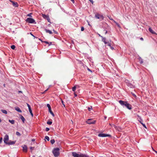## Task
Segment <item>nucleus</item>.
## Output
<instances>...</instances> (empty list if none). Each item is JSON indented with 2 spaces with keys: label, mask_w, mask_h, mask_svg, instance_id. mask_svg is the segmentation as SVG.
<instances>
[{
  "label": "nucleus",
  "mask_w": 157,
  "mask_h": 157,
  "mask_svg": "<svg viewBox=\"0 0 157 157\" xmlns=\"http://www.w3.org/2000/svg\"><path fill=\"white\" fill-rule=\"evenodd\" d=\"M119 102L123 107H125L129 110H131L132 108V105L128 103L127 101L120 100L119 101Z\"/></svg>",
  "instance_id": "obj_1"
},
{
  "label": "nucleus",
  "mask_w": 157,
  "mask_h": 157,
  "mask_svg": "<svg viewBox=\"0 0 157 157\" xmlns=\"http://www.w3.org/2000/svg\"><path fill=\"white\" fill-rule=\"evenodd\" d=\"M72 153V156L74 157H89V156L87 155L82 153L78 154L75 152H73Z\"/></svg>",
  "instance_id": "obj_2"
},
{
  "label": "nucleus",
  "mask_w": 157,
  "mask_h": 157,
  "mask_svg": "<svg viewBox=\"0 0 157 157\" xmlns=\"http://www.w3.org/2000/svg\"><path fill=\"white\" fill-rule=\"evenodd\" d=\"M59 148L57 147L54 148L52 150V153L55 157H58L59 155Z\"/></svg>",
  "instance_id": "obj_3"
},
{
  "label": "nucleus",
  "mask_w": 157,
  "mask_h": 157,
  "mask_svg": "<svg viewBox=\"0 0 157 157\" xmlns=\"http://www.w3.org/2000/svg\"><path fill=\"white\" fill-rule=\"evenodd\" d=\"M95 17L96 19H99L100 20H102L104 19V17L103 16L98 13H95Z\"/></svg>",
  "instance_id": "obj_4"
},
{
  "label": "nucleus",
  "mask_w": 157,
  "mask_h": 157,
  "mask_svg": "<svg viewBox=\"0 0 157 157\" xmlns=\"http://www.w3.org/2000/svg\"><path fill=\"white\" fill-rule=\"evenodd\" d=\"M92 119L91 118H90L87 120L86 121V122L89 124H94L96 122V121H92Z\"/></svg>",
  "instance_id": "obj_5"
},
{
  "label": "nucleus",
  "mask_w": 157,
  "mask_h": 157,
  "mask_svg": "<svg viewBox=\"0 0 157 157\" xmlns=\"http://www.w3.org/2000/svg\"><path fill=\"white\" fill-rule=\"evenodd\" d=\"M98 136L100 137H111V136L109 134H107L104 133H100L98 134Z\"/></svg>",
  "instance_id": "obj_6"
},
{
  "label": "nucleus",
  "mask_w": 157,
  "mask_h": 157,
  "mask_svg": "<svg viewBox=\"0 0 157 157\" xmlns=\"http://www.w3.org/2000/svg\"><path fill=\"white\" fill-rule=\"evenodd\" d=\"M26 21L30 23H35V21L33 19L30 18H28L26 20Z\"/></svg>",
  "instance_id": "obj_7"
},
{
  "label": "nucleus",
  "mask_w": 157,
  "mask_h": 157,
  "mask_svg": "<svg viewBox=\"0 0 157 157\" xmlns=\"http://www.w3.org/2000/svg\"><path fill=\"white\" fill-rule=\"evenodd\" d=\"M9 140V136L7 135H6L4 138V141L5 143L6 144L8 142V141Z\"/></svg>",
  "instance_id": "obj_8"
},
{
  "label": "nucleus",
  "mask_w": 157,
  "mask_h": 157,
  "mask_svg": "<svg viewBox=\"0 0 157 157\" xmlns=\"http://www.w3.org/2000/svg\"><path fill=\"white\" fill-rule=\"evenodd\" d=\"M10 1L12 3V5L14 7H17L18 6V5L17 2H13L11 0H10Z\"/></svg>",
  "instance_id": "obj_9"
},
{
  "label": "nucleus",
  "mask_w": 157,
  "mask_h": 157,
  "mask_svg": "<svg viewBox=\"0 0 157 157\" xmlns=\"http://www.w3.org/2000/svg\"><path fill=\"white\" fill-rule=\"evenodd\" d=\"M23 151L24 152H26L27 151L28 147L26 145H24L22 146Z\"/></svg>",
  "instance_id": "obj_10"
},
{
  "label": "nucleus",
  "mask_w": 157,
  "mask_h": 157,
  "mask_svg": "<svg viewBox=\"0 0 157 157\" xmlns=\"http://www.w3.org/2000/svg\"><path fill=\"white\" fill-rule=\"evenodd\" d=\"M20 119L22 121L23 123H25V119L24 117L21 115H20Z\"/></svg>",
  "instance_id": "obj_11"
},
{
  "label": "nucleus",
  "mask_w": 157,
  "mask_h": 157,
  "mask_svg": "<svg viewBox=\"0 0 157 157\" xmlns=\"http://www.w3.org/2000/svg\"><path fill=\"white\" fill-rule=\"evenodd\" d=\"M15 143V142L13 141H10L7 143L6 144L9 145H12L13 144Z\"/></svg>",
  "instance_id": "obj_12"
},
{
  "label": "nucleus",
  "mask_w": 157,
  "mask_h": 157,
  "mask_svg": "<svg viewBox=\"0 0 157 157\" xmlns=\"http://www.w3.org/2000/svg\"><path fill=\"white\" fill-rule=\"evenodd\" d=\"M45 32H46V33H49L50 34H52L53 33L50 30H48L47 29H45Z\"/></svg>",
  "instance_id": "obj_13"
},
{
  "label": "nucleus",
  "mask_w": 157,
  "mask_h": 157,
  "mask_svg": "<svg viewBox=\"0 0 157 157\" xmlns=\"http://www.w3.org/2000/svg\"><path fill=\"white\" fill-rule=\"evenodd\" d=\"M102 40L105 44H107V45H108V43H109V42H107L106 41V38H103L102 39Z\"/></svg>",
  "instance_id": "obj_14"
},
{
  "label": "nucleus",
  "mask_w": 157,
  "mask_h": 157,
  "mask_svg": "<svg viewBox=\"0 0 157 157\" xmlns=\"http://www.w3.org/2000/svg\"><path fill=\"white\" fill-rule=\"evenodd\" d=\"M149 31L152 34H155V32L150 27L149 29Z\"/></svg>",
  "instance_id": "obj_15"
},
{
  "label": "nucleus",
  "mask_w": 157,
  "mask_h": 157,
  "mask_svg": "<svg viewBox=\"0 0 157 157\" xmlns=\"http://www.w3.org/2000/svg\"><path fill=\"white\" fill-rule=\"evenodd\" d=\"M49 112L54 117L55 116V115L52 112V111L51 110V109H48Z\"/></svg>",
  "instance_id": "obj_16"
},
{
  "label": "nucleus",
  "mask_w": 157,
  "mask_h": 157,
  "mask_svg": "<svg viewBox=\"0 0 157 157\" xmlns=\"http://www.w3.org/2000/svg\"><path fill=\"white\" fill-rule=\"evenodd\" d=\"M139 61L140 62V64H142L143 63V59L141 57H139Z\"/></svg>",
  "instance_id": "obj_17"
},
{
  "label": "nucleus",
  "mask_w": 157,
  "mask_h": 157,
  "mask_svg": "<svg viewBox=\"0 0 157 157\" xmlns=\"http://www.w3.org/2000/svg\"><path fill=\"white\" fill-rule=\"evenodd\" d=\"M42 17L44 19H47V17H48V15H46L45 14H42Z\"/></svg>",
  "instance_id": "obj_18"
},
{
  "label": "nucleus",
  "mask_w": 157,
  "mask_h": 157,
  "mask_svg": "<svg viewBox=\"0 0 157 157\" xmlns=\"http://www.w3.org/2000/svg\"><path fill=\"white\" fill-rule=\"evenodd\" d=\"M29 113H30L31 115L32 116V117H33V114L32 113V110L31 109H29Z\"/></svg>",
  "instance_id": "obj_19"
},
{
  "label": "nucleus",
  "mask_w": 157,
  "mask_h": 157,
  "mask_svg": "<svg viewBox=\"0 0 157 157\" xmlns=\"http://www.w3.org/2000/svg\"><path fill=\"white\" fill-rule=\"evenodd\" d=\"M50 142L52 144H53L55 142V140L54 139H52L50 140Z\"/></svg>",
  "instance_id": "obj_20"
},
{
  "label": "nucleus",
  "mask_w": 157,
  "mask_h": 157,
  "mask_svg": "<svg viewBox=\"0 0 157 157\" xmlns=\"http://www.w3.org/2000/svg\"><path fill=\"white\" fill-rule=\"evenodd\" d=\"M76 86H74L72 88V90L73 91L75 92V90H76Z\"/></svg>",
  "instance_id": "obj_21"
},
{
  "label": "nucleus",
  "mask_w": 157,
  "mask_h": 157,
  "mask_svg": "<svg viewBox=\"0 0 157 157\" xmlns=\"http://www.w3.org/2000/svg\"><path fill=\"white\" fill-rule=\"evenodd\" d=\"M1 111H2V112L5 114H6L7 113V111L6 110H3V109H2L1 110Z\"/></svg>",
  "instance_id": "obj_22"
},
{
  "label": "nucleus",
  "mask_w": 157,
  "mask_h": 157,
  "mask_svg": "<svg viewBox=\"0 0 157 157\" xmlns=\"http://www.w3.org/2000/svg\"><path fill=\"white\" fill-rule=\"evenodd\" d=\"M9 121L12 124H13L14 123V121L13 120H9Z\"/></svg>",
  "instance_id": "obj_23"
},
{
  "label": "nucleus",
  "mask_w": 157,
  "mask_h": 157,
  "mask_svg": "<svg viewBox=\"0 0 157 157\" xmlns=\"http://www.w3.org/2000/svg\"><path fill=\"white\" fill-rule=\"evenodd\" d=\"M111 45V44H110V43H108V45L110 47V48L112 50H113L114 48L113 47H112Z\"/></svg>",
  "instance_id": "obj_24"
},
{
  "label": "nucleus",
  "mask_w": 157,
  "mask_h": 157,
  "mask_svg": "<svg viewBox=\"0 0 157 157\" xmlns=\"http://www.w3.org/2000/svg\"><path fill=\"white\" fill-rule=\"evenodd\" d=\"M140 123L143 125V126L145 128H146V126L145 124H143L141 121H140Z\"/></svg>",
  "instance_id": "obj_25"
},
{
  "label": "nucleus",
  "mask_w": 157,
  "mask_h": 157,
  "mask_svg": "<svg viewBox=\"0 0 157 157\" xmlns=\"http://www.w3.org/2000/svg\"><path fill=\"white\" fill-rule=\"evenodd\" d=\"M47 123L48 124L51 125L52 124V121H48L47 122Z\"/></svg>",
  "instance_id": "obj_26"
},
{
  "label": "nucleus",
  "mask_w": 157,
  "mask_h": 157,
  "mask_svg": "<svg viewBox=\"0 0 157 157\" xmlns=\"http://www.w3.org/2000/svg\"><path fill=\"white\" fill-rule=\"evenodd\" d=\"M45 139H46L47 141H48L49 140V138L47 136H46L45 137Z\"/></svg>",
  "instance_id": "obj_27"
},
{
  "label": "nucleus",
  "mask_w": 157,
  "mask_h": 157,
  "mask_svg": "<svg viewBox=\"0 0 157 157\" xmlns=\"http://www.w3.org/2000/svg\"><path fill=\"white\" fill-rule=\"evenodd\" d=\"M15 109L17 111L19 112H20V108L18 107H15Z\"/></svg>",
  "instance_id": "obj_28"
},
{
  "label": "nucleus",
  "mask_w": 157,
  "mask_h": 157,
  "mask_svg": "<svg viewBox=\"0 0 157 157\" xmlns=\"http://www.w3.org/2000/svg\"><path fill=\"white\" fill-rule=\"evenodd\" d=\"M11 48L13 49H14L15 48V46L14 45H12L11 46Z\"/></svg>",
  "instance_id": "obj_29"
},
{
  "label": "nucleus",
  "mask_w": 157,
  "mask_h": 157,
  "mask_svg": "<svg viewBox=\"0 0 157 157\" xmlns=\"http://www.w3.org/2000/svg\"><path fill=\"white\" fill-rule=\"evenodd\" d=\"M47 106L48 107V109H51V106L49 104H47Z\"/></svg>",
  "instance_id": "obj_30"
},
{
  "label": "nucleus",
  "mask_w": 157,
  "mask_h": 157,
  "mask_svg": "<svg viewBox=\"0 0 157 157\" xmlns=\"http://www.w3.org/2000/svg\"><path fill=\"white\" fill-rule=\"evenodd\" d=\"M27 105L29 109H31V106L29 104H28V103H27Z\"/></svg>",
  "instance_id": "obj_31"
},
{
  "label": "nucleus",
  "mask_w": 157,
  "mask_h": 157,
  "mask_svg": "<svg viewBox=\"0 0 157 157\" xmlns=\"http://www.w3.org/2000/svg\"><path fill=\"white\" fill-rule=\"evenodd\" d=\"M47 20H48V21L49 22H50V20L49 17H47Z\"/></svg>",
  "instance_id": "obj_32"
},
{
  "label": "nucleus",
  "mask_w": 157,
  "mask_h": 157,
  "mask_svg": "<svg viewBox=\"0 0 157 157\" xmlns=\"http://www.w3.org/2000/svg\"><path fill=\"white\" fill-rule=\"evenodd\" d=\"M49 128H46L45 129V130L46 132H48L49 130Z\"/></svg>",
  "instance_id": "obj_33"
},
{
  "label": "nucleus",
  "mask_w": 157,
  "mask_h": 157,
  "mask_svg": "<svg viewBox=\"0 0 157 157\" xmlns=\"http://www.w3.org/2000/svg\"><path fill=\"white\" fill-rule=\"evenodd\" d=\"M116 24L118 27H119L120 28L121 27L120 25L117 22Z\"/></svg>",
  "instance_id": "obj_34"
},
{
  "label": "nucleus",
  "mask_w": 157,
  "mask_h": 157,
  "mask_svg": "<svg viewBox=\"0 0 157 157\" xmlns=\"http://www.w3.org/2000/svg\"><path fill=\"white\" fill-rule=\"evenodd\" d=\"M16 134L17 136H19L20 135V133L18 132H17Z\"/></svg>",
  "instance_id": "obj_35"
},
{
  "label": "nucleus",
  "mask_w": 157,
  "mask_h": 157,
  "mask_svg": "<svg viewBox=\"0 0 157 157\" xmlns=\"http://www.w3.org/2000/svg\"><path fill=\"white\" fill-rule=\"evenodd\" d=\"M84 28L83 27H82L81 28V30L82 31L84 30Z\"/></svg>",
  "instance_id": "obj_36"
},
{
  "label": "nucleus",
  "mask_w": 157,
  "mask_h": 157,
  "mask_svg": "<svg viewBox=\"0 0 157 157\" xmlns=\"http://www.w3.org/2000/svg\"><path fill=\"white\" fill-rule=\"evenodd\" d=\"M42 42H44L46 44H49V43L47 41H42Z\"/></svg>",
  "instance_id": "obj_37"
},
{
  "label": "nucleus",
  "mask_w": 157,
  "mask_h": 157,
  "mask_svg": "<svg viewBox=\"0 0 157 157\" xmlns=\"http://www.w3.org/2000/svg\"><path fill=\"white\" fill-rule=\"evenodd\" d=\"M34 147H30V149L32 150H33L34 149Z\"/></svg>",
  "instance_id": "obj_38"
},
{
  "label": "nucleus",
  "mask_w": 157,
  "mask_h": 157,
  "mask_svg": "<svg viewBox=\"0 0 157 157\" xmlns=\"http://www.w3.org/2000/svg\"><path fill=\"white\" fill-rule=\"evenodd\" d=\"M104 32L105 33V34H106L107 33V31L106 30H104Z\"/></svg>",
  "instance_id": "obj_39"
},
{
  "label": "nucleus",
  "mask_w": 157,
  "mask_h": 157,
  "mask_svg": "<svg viewBox=\"0 0 157 157\" xmlns=\"http://www.w3.org/2000/svg\"><path fill=\"white\" fill-rule=\"evenodd\" d=\"M30 34L32 36H33L34 38H35V36H34L32 33H30Z\"/></svg>",
  "instance_id": "obj_40"
},
{
  "label": "nucleus",
  "mask_w": 157,
  "mask_h": 157,
  "mask_svg": "<svg viewBox=\"0 0 157 157\" xmlns=\"http://www.w3.org/2000/svg\"><path fill=\"white\" fill-rule=\"evenodd\" d=\"M53 31L55 33H56V34L57 33V32L56 31H55L54 29H53Z\"/></svg>",
  "instance_id": "obj_41"
},
{
  "label": "nucleus",
  "mask_w": 157,
  "mask_h": 157,
  "mask_svg": "<svg viewBox=\"0 0 157 157\" xmlns=\"http://www.w3.org/2000/svg\"><path fill=\"white\" fill-rule=\"evenodd\" d=\"M88 110L89 111H90V107H88Z\"/></svg>",
  "instance_id": "obj_42"
},
{
  "label": "nucleus",
  "mask_w": 157,
  "mask_h": 157,
  "mask_svg": "<svg viewBox=\"0 0 157 157\" xmlns=\"http://www.w3.org/2000/svg\"><path fill=\"white\" fill-rule=\"evenodd\" d=\"M2 141V138H0V143H1Z\"/></svg>",
  "instance_id": "obj_43"
},
{
  "label": "nucleus",
  "mask_w": 157,
  "mask_h": 157,
  "mask_svg": "<svg viewBox=\"0 0 157 157\" xmlns=\"http://www.w3.org/2000/svg\"><path fill=\"white\" fill-rule=\"evenodd\" d=\"M61 101V102H62V103H63V101L62 100V99H60Z\"/></svg>",
  "instance_id": "obj_44"
},
{
  "label": "nucleus",
  "mask_w": 157,
  "mask_h": 157,
  "mask_svg": "<svg viewBox=\"0 0 157 157\" xmlns=\"http://www.w3.org/2000/svg\"><path fill=\"white\" fill-rule=\"evenodd\" d=\"M72 2L74 3H75V1L74 0H70Z\"/></svg>",
  "instance_id": "obj_45"
},
{
  "label": "nucleus",
  "mask_w": 157,
  "mask_h": 157,
  "mask_svg": "<svg viewBox=\"0 0 157 157\" xmlns=\"http://www.w3.org/2000/svg\"><path fill=\"white\" fill-rule=\"evenodd\" d=\"M35 139H33L32 140V141H33V142L35 141Z\"/></svg>",
  "instance_id": "obj_46"
},
{
  "label": "nucleus",
  "mask_w": 157,
  "mask_h": 157,
  "mask_svg": "<svg viewBox=\"0 0 157 157\" xmlns=\"http://www.w3.org/2000/svg\"><path fill=\"white\" fill-rule=\"evenodd\" d=\"M89 0L90 1V2H91L92 4L93 3V1L92 0Z\"/></svg>",
  "instance_id": "obj_47"
},
{
  "label": "nucleus",
  "mask_w": 157,
  "mask_h": 157,
  "mask_svg": "<svg viewBox=\"0 0 157 157\" xmlns=\"http://www.w3.org/2000/svg\"><path fill=\"white\" fill-rule=\"evenodd\" d=\"M87 70L88 71H90L91 72H92V71L90 70V69H89V68H88Z\"/></svg>",
  "instance_id": "obj_48"
},
{
  "label": "nucleus",
  "mask_w": 157,
  "mask_h": 157,
  "mask_svg": "<svg viewBox=\"0 0 157 157\" xmlns=\"http://www.w3.org/2000/svg\"><path fill=\"white\" fill-rule=\"evenodd\" d=\"M133 96L134 97H136V96L135 94H133Z\"/></svg>",
  "instance_id": "obj_49"
},
{
  "label": "nucleus",
  "mask_w": 157,
  "mask_h": 157,
  "mask_svg": "<svg viewBox=\"0 0 157 157\" xmlns=\"http://www.w3.org/2000/svg\"><path fill=\"white\" fill-rule=\"evenodd\" d=\"M113 21L114 22L115 24H116L117 22L115 21L114 20H113Z\"/></svg>",
  "instance_id": "obj_50"
},
{
  "label": "nucleus",
  "mask_w": 157,
  "mask_h": 157,
  "mask_svg": "<svg viewBox=\"0 0 157 157\" xmlns=\"http://www.w3.org/2000/svg\"><path fill=\"white\" fill-rule=\"evenodd\" d=\"M140 39L141 40H144V39L143 38H142V37H141L140 38Z\"/></svg>",
  "instance_id": "obj_51"
},
{
  "label": "nucleus",
  "mask_w": 157,
  "mask_h": 157,
  "mask_svg": "<svg viewBox=\"0 0 157 157\" xmlns=\"http://www.w3.org/2000/svg\"><path fill=\"white\" fill-rule=\"evenodd\" d=\"M49 46L51 45L52 44V42H50V43H49Z\"/></svg>",
  "instance_id": "obj_52"
},
{
  "label": "nucleus",
  "mask_w": 157,
  "mask_h": 157,
  "mask_svg": "<svg viewBox=\"0 0 157 157\" xmlns=\"http://www.w3.org/2000/svg\"><path fill=\"white\" fill-rule=\"evenodd\" d=\"M152 149H153V150H154V151H155V152L157 153V151H155V150H154L153 149V148H152Z\"/></svg>",
  "instance_id": "obj_53"
},
{
  "label": "nucleus",
  "mask_w": 157,
  "mask_h": 157,
  "mask_svg": "<svg viewBox=\"0 0 157 157\" xmlns=\"http://www.w3.org/2000/svg\"><path fill=\"white\" fill-rule=\"evenodd\" d=\"M109 19H110V20H112V21H113V19H112V18H109Z\"/></svg>",
  "instance_id": "obj_54"
},
{
  "label": "nucleus",
  "mask_w": 157,
  "mask_h": 157,
  "mask_svg": "<svg viewBox=\"0 0 157 157\" xmlns=\"http://www.w3.org/2000/svg\"><path fill=\"white\" fill-rule=\"evenodd\" d=\"M2 122L1 120L0 119V123H1Z\"/></svg>",
  "instance_id": "obj_55"
},
{
  "label": "nucleus",
  "mask_w": 157,
  "mask_h": 157,
  "mask_svg": "<svg viewBox=\"0 0 157 157\" xmlns=\"http://www.w3.org/2000/svg\"><path fill=\"white\" fill-rule=\"evenodd\" d=\"M140 119L142 121V119H141V117H140Z\"/></svg>",
  "instance_id": "obj_56"
},
{
  "label": "nucleus",
  "mask_w": 157,
  "mask_h": 157,
  "mask_svg": "<svg viewBox=\"0 0 157 157\" xmlns=\"http://www.w3.org/2000/svg\"><path fill=\"white\" fill-rule=\"evenodd\" d=\"M75 96L76 97L77 96V95L75 94Z\"/></svg>",
  "instance_id": "obj_57"
},
{
  "label": "nucleus",
  "mask_w": 157,
  "mask_h": 157,
  "mask_svg": "<svg viewBox=\"0 0 157 157\" xmlns=\"http://www.w3.org/2000/svg\"><path fill=\"white\" fill-rule=\"evenodd\" d=\"M63 106L65 107V105H64V104H63Z\"/></svg>",
  "instance_id": "obj_58"
},
{
  "label": "nucleus",
  "mask_w": 157,
  "mask_h": 157,
  "mask_svg": "<svg viewBox=\"0 0 157 157\" xmlns=\"http://www.w3.org/2000/svg\"><path fill=\"white\" fill-rule=\"evenodd\" d=\"M48 89H47V90H46L45 91H44V92H45V91H47V90Z\"/></svg>",
  "instance_id": "obj_59"
},
{
  "label": "nucleus",
  "mask_w": 157,
  "mask_h": 157,
  "mask_svg": "<svg viewBox=\"0 0 157 157\" xmlns=\"http://www.w3.org/2000/svg\"><path fill=\"white\" fill-rule=\"evenodd\" d=\"M99 36H101V37H102V36H101V35H99Z\"/></svg>",
  "instance_id": "obj_60"
},
{
  "label": "nucleus",
  "mask_w": 157,
  "mask_h": 157,
  "mask_svg": "<svg viewBox=\"0 0 157 157\" xmlns=\"http://www.w3.org/2000/svg\"><path fill=\"white\" fill-rule=\"evenodd\" d=\"M91 109H92V106H91Z\"/></svg>",
  "instance_id": "obj_61"
},
{
  "label": "nucleus",
  "mask_w": 157,
  "mask_h": 157,
  "mask_svg": "<svg viewBox=\"0 0 157 157\" xmlns=\"http://www.w3.org/2000/svg\"><path fill=\"white\" fill-rule=\"evenodd\" d=\"M33 157H35V156L33 155Z\"/></svg>",
  "instance_id": "obj_62"
},
{
  "label": "nucleus",
  "mask_w": 157,
  "mask_h": 157,
  "mask_svg": "<svg viewBox=\"0 0 157 157\" xmlns=\"http://www.w3.org/2000/svg\"><path fill=\"white\" fill-rule=\"evenodd\" d=\"M20 93H22V92H21V91H20Z\"/></svg>",
  "instance_id": "obj_63"
},
{
  "label": "nucleus",
  "mask_w": 157,
  "mask_h": 157,
  "mask_svg": "<svg viewBox=\"0 0 157 157\" xmlns=\"http://www.w3.org/2000/svg\"><path fill=\"white\" fill-rule=\"evenodd\" d=\"M21 112V111L20 110V113Z\"/></svg>",
  "instance_id": "obj_64"
}]
</instances>
